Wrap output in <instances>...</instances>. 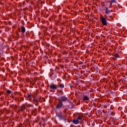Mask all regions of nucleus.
<instances>
[{"mask_svg":"<svg viewBox=\"0 0 127 127\" xmlns=\"http://www.w3.org/2000/svg\"><path fill=\"white\" fill-rule=\"evenodd\" d=\"M59 88H60L61 89H63L64 88V84H61L58 85Z\"/></svg>","mask_w":127,"mask_h":127,"instance_id":"nucleus-10","label":"nucleus"},{"mask_svg":"<svg viewBox=\"0 0 127 127\" xmlns=\"http://www.w3.org/2000/svg\"><path fill=\"white\" fill-rule=\"evenodd\" d=\"M24 109H25V105H22V108H21V111H24Z\"/></svg>","mask_w":127,"mask_h":127,"instance_id":"nucleus-12","label":"nucleus"},{"mask_svg":"<svg viewBox=\"0 0 127 127\" xmlns=\"http://www.w3.org/2000/svg\"><path fill=\"white\" fill-rule=\"evenodd\" d=\"M100 20L103 25H105V26L107 25L108 23V21H107V20H106V18L101 17Z\"/></svg>","mask_w":127,"mask_h":127,"instance_id":"nucleus-3","label":"nucleus"},{"mask_svg":"<svg viewBox=\"0 0 127 127\" xmlns=\"http://www.w3.org/2000/svg\"><path fill=\"white\" fill-rule=\"evenodd\" d=\"M89 99H90V96H89V95L83 96V101L84 102H86V101H89Z\"/></svg>","mask_w":127,"mask_h":127,"instance_id":"nucleus-7","label":"nucleus"},{"mask_svg":"<svg viewBox=\"0 0 127 127\" xmlns=\"http://www.w3.org/2000/svg\"><path fill=\"white\" fill-rule=\"evenodd\" d=\"M72 122L73 123V124H74V125H78V124H79V123H80V121L78 120H75L73 119L72 120Z\"/></svg>","mask_w":127,"mask_h":127,"instance_id":"nucleus-8","label":"nucleus"},{"mask_svg":"<svg viewBox=\"0 0 127 127\" xmlns=\"http://www.w3.org/2000/svg\"><path fill=\"white\" fill-rule=\"evenodd\" d=\"M33 102L35 103V105H37V104H38V100L36 99H33Z\"/></svg>","mask_w":127,"mask_h":127,"instance_id":"nucleus-11","label":"nucleus"},{"mask_svg":"<svg viewBox=\"0 0 127 127\" xmlns=\"http://www.w3.org/2000/svg\"><path fill=\"white\" fill-rule=\"evenodd\" d=\"M76 120H77V121H81V120H82V117L80 116L78 117Z\"/></svg>","mask_w":127,"mask_h":127,"instance_id":"nucleus-13","label":"nucleus"},{"mask_svg":"<svg viewBox=\"0 0 127 127\" xmlns=\"http://www.w3.org/2000/svg\"><path fill=\"white\" fill-rule=\"evenodd\" d=\"M112 12V10L109 9V7H105V16L106 17H110L111 15H110V13Z\"/></svg>","mask_w":127,"mask_h":127,"instance_id":"nucleus-1","label":"nucleus"},{"mask_svg":"<svg viewBox=\"0 0 127 127\" xmlns=\"http://www.w3.org/2000/svg\"><path fill=\"white\" fill-rule=\"evenodd\" d=\"M57 116L59 118L60 121H65V117L63 116L62 113H59Z\"/></svg>","mask_w":127,"mask_h":127,"instance_id":"nucleus-2","label":"nucleus"},{"mask_svg":"<svg viewBox=\"0 0 127 127\" xmlns=\"http://www.w3.org/2000/svg\"><path fill=\"white\" fill-rule=\"evenodd\" d=\"M63 106V103H62V102H61V101H59L58 105L56 106V109L57 110L61 109Z\"/></svg>","mask_w":127,"mask_h":127,"instance_id":"nucleus-6","label":"nucleus"},{"mask_svg":"<svg viewBox=\"0 0 127 127\" xmlns=\"http://www.w3.org/2000/svg\"><path fill=\"white\" fill-rule=\"evenodd\" d=\"M31 107H32V108H33L34 107V106L33 105H32Z\"/></svg>","mask_w":127,"mask_h":127,"instance_id":"nucleus-18","label":"nucleus"},{"mask_svg":"<svg viewBox=\"0 0 127 127\" xmlns=\"http://www.w3.org/2000/svg\"><path fill=\"white\" fill-rule=\"evenodd\" d=\"M111 3H116V0H111Z\"/></svg>","mask_w":127,"mask_h":127,"instance_id":"nucleus-14","label":"nucleus"},{"mask_svg":"<svg viewBox=\"0 0 127 127\" xmlns=\"http://www.w3.org/2000/svg\"><path fill=\"white\" fill-rule=\"evenodd\" d=\"M115 57H116V58H119V54L115 55Z\"/></svg>","mask_w":127,"mask_h":127,"instance_id":"nucleus-16","label":"nucleus"},{"mask_svg":"<svg viewBox=\"0 0 127 127\" xmlns=\"http://www.w3.org/2000/svg\"><path fill=\"white\" fill-rule=\"evenodd\" d=\"M28 98H29V99H31V95H29Z\"/></svg>","mask_w":127,"mask_h":127,"instance_id":"nucleus-17","label":"nucleus"},{"mask_svg":"<svg viewBox=\"0 0 127 127\" xmlns=\"http://www.w3.org/2000/svg\"><path fill=\"white\" fill-rule=\"evenodd\" d=\"M58 87V86L53 84V83H51L50 85V89H53V90H57V87Z\"/></svg>","mask_w":127,"mask_h":127,"instance_id":"nucleus-4","label":"nucleus"},{"mask_svg":"<svg viewBox=\"0 0 127 127\" xmlns=\"http://www.w3.org/2000/svg\"><path fill=\"white\" fill-rule=\"evenodd\" d=\"M7 93L8 94H10L11 93V91L10 90H7Z\"/></svg>","mask_w":127,"mask_h":127,"instance_id":"nucleus-15","label":"nucleus"},{"mask_svg":"<svg viewBox=\"0 0 127 127\" xmlns=\"http://www.w3.org/2000/svg\"><path fill=\"white\" fill-rule=\"evenodd\" d=\"M21 30L22 34H23L24 32H25V28L23 26H22L21 28Z\"/></svg>","mask_w":127,"mask_h":127,"instance_id":"nucleus-9","label":"nucleus"},{"mask_svg":"<svg viewBox=\"0 0 127 127\" xmlns=\"http://www.w3.org/2000/svg\"><path fill=\"white\" fill-rule=\"evenodd\" d=\"M67 101V97L66 96H61L59 99V101L61 102H66Z\"/></svg>","mask_w":127,"mask_h":127,"instance_id":"nucleus-5","label":"nucleus"}]
</instances>
